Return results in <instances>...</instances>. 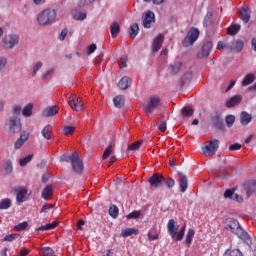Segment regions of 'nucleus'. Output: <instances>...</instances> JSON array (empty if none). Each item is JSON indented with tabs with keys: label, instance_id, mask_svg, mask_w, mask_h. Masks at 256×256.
I'll use <instances>...</instances> for the list:
<instances>
[{
	"label": "nucleus",
	"instance_id": "obj_1",
	"mask_svg": "<svg viewBox=\"0 0 256 256\" xmlns=\"http://www.w3.org/2000/svg\"><path fill=\"white\" fill-rule=\"evenodd\" d=\"M60 161L65 163H71L72 170L76 175H81L83 173V161L79 158V154L77 152H73L70 155H62L60 157Z\"/></svg>",
	"mask_w": 256,
	"mask_h": 256
},
{
	"label": "nucleus",
	"instance_id": "obj_2",
	"mask_svg": "<svg viewBox=\"0 0 256 256\" xmlns=\"http://www.w3.org/2000/svg\"><path fill=\"white\" fill-rule=\"evenodd\" d=\"M225 229H227V231H231V233H233L234 235H237V237H239V239H242V241H247V239H249V234L245 230H243L241 224H239V221L233 218H229L226 220Z\"/></svg>",
	"mask_w": 256,
	"mask_h": 256
},
{
	"label": "nucleus",
	"instance_id": "obj_3",
	"mask_svg": "<svg viewBox=\"0 0 256 256\" xmlns=\"http://www.w3.org/2000/svg\"><path fill=\"white\" fill-rule=\"evenodd\" d=\"M186 229L187 226L184 225L179 231V226L177 225V221H175V219H170L167 223L168 235H170L171 239H174V241H183ZM177 231L179 232L177 233Z\"/></svg>",
	"mask_w": 256,
	"mask_h": 256
},
{
	"label": "nucleus",
	"instance_id": "obj_4",
	"mask_svg": "<svg viewBox=\"0 0 256 256\" xmlns=\"http://www.w3.org/2000/svg\"><path fill=\"white\" fill-rule=\"evenodd\" d=\"M56 17L57 12L54 9L47 8L38 14L37 23L42 26L51 25Z\"/></svg>",
	"mask_w": 256,
	"mask_h": 256
},
{
	"label": "nucleus",
	"instance_id": "obj_5",
	"mask_svg": "<svg viewBox=\"0 0 256 256\" xmlns=\"http://www.w3.org/2000/svg\"><path fill=\"white\" fill-rule=\"evenodd\" d=\"M13 117L10 118L9 125L10 131L12 133H21V119H19V115H21V106H15L13 108Z\"/></svg>",
	"mask_w": 256,
	"mask_h": 256
},
{
	"label": "nucleus",
	"instance_id": "obj_6",
	"mask_svg": "<svg viewBox=\"0 0 256 256\" xmlns=\"http://www.w3.org/2000/svg\"><path fill=\"white\" fill-rule=\"evenodd\" d=\"M219 149V139H213L208 142L203 148L204 157H211L217 153Z\"/></svg>",
	"mask_w": 256,
	"mask_h": 256
},
{
	"label": "nucleus",
	"instance_id": "obj_7",
	"mask_svg": "<svg viewBox=\"0 0 256 256\" xmlns=\"http://www.w3.org/2000/svg\"><path fill=\"white\" fill-rule=\"evenodd\" d=\"M199 33V29L191 28L182 41L183 47H191V45H193V43L199 39Z\"/></svg>",
	"mask_w": 256,
	"mask_h": 256
},
{
	"label": "nucleus",
	"instance_id": "obj_8",
	"mask_svg": "<svg viewBox=\"0 0 256 256\" xmlns=\"http://www.w3.org/2000/svg\"><path fill=\"white\" fill-rule=\"evenodd\" d=\"M67 103L70 105L72 111H84L85 110V103H83V99L77 96H70L67 99Z\"/></svg>",
	"mask_w": 256,
	"mask_h": 256
},
{
	"label": "nucleus",
	"instance_id": "obj_9",
	"mask_svg": "<svg viewBox=\"0 0 256 256\" xmlns=\"http://www.w3.org/2000/svg\"><path fill=\"white\" fill-rule=\"evenodd\" d=\"M148 183L154 189H159V187H163V183H165V178L161 173H154L148 178Z\"/></svg>",
	"mask_w": 256,
	"mask_h": 256
},
{
	"label": "nucleus",
	"instance_id": "obj_10",
	"mask_svg": "<svg viewBox=\"0 0 256 256\" xmlns=\"http://www.w3.org/2000/svg\"><path fill=\"white\" fill-rule=\"evenodd\" d=\"M161 104V98L157 96H151L147 105L143 107L144 113H153L155 109Z\"/></svg>",
	"mask_w": 256,
	"mask_h": 256
},
{
	"label": "nucleus",
	"instance_id": "obj_11",
	"mask_svg": "<svg viewBox=\"0 0 256 256\" xmlns=\"http://www.w3.org/2000/svg\"><path fill=\"white\" fill-rule=\"evenodd\" d=\"M155 24V13L153 11L148 10L143 16H142V25L145 29H151L153 25Z\"/></svg>",
	"mask_w": 256,
	"mask_h": 256
},
{
	"label": "nucleus",
	"instance_id": "obj_12",
	"mask_svg": "<svg viewBox=\"0 0 256 256\" xmlns=\"http://www.w3.org/2000/svg\"><path fill=\"white\" fill-rule=\"evenodd\" d=\"M213 49V42L211 41H206L202 45L201 50L197 54L198 59H205L208 55H211V51Z\"/></svg>",
	"mask_w": 256,
	"mask_h": 256
},
{
	"label": "nucleus",
	"instance_id": "obj_13",
	"mask_svg": "<svg viewBox=\"0 0 256 256\" xmlns=\"http://www.w3.org/2000/svg\"><path fill=\"white\" fill-rule=\"evenodd\" d=\"M3 47L4 49H13V47H15V45H17L19 43V36L17 35H8L5 36V38L3 39Z\"/></svg>",
	"mask_w": 256,
	"mask_h": 256
},
{
	"label": "nucleus",
	"instance_id": "obj_14",
	"mask_svg": "<svg viewBox=\"0 0 256 256\" xmlns=\"http://www.w3.org/2000/svg\"><path fill=\"white\" fill-rule=\"evenodd\" d=\"M212 126L218 131H225V124L223 123V118L219 114H215L211 117Z\"/></svg>",
	"mask_w": 256,
	"mask_h": 256
},
{
	"label": "nucleus",
	"instance_id": "obj_15",
	"mask_svg": "<svg viewBox=\"0 0 256 256\" xmlns=\"http://www.w3.org/2000/svg\"><path fill=\"white\" fill-rule=\"evenodd\" d=\"M224 199H232V201H236V203H243V197L235 193V188L227 189L224 192Z\"/></svg>",
	"mask_w": 256,
	"mask_h": 256
},
{
	"label": "nucleus",
	"instance_id": "obj_16",
	"mask_svg": "<svg viewBox=\"0 0 256 256\" xmlns=\"http://www.w3.org/2000/svg\"><path fill=\"white\" fill-rule=\"evenodd\" d=\"M182 67H183V62L174 61L173 63L169 64L167 71L169 75H177V73L181 71Z\"/></svg>",
	"mask_w": 256,
	"mask_h": 256
},
{
	"label": "nucleus",
	"instance_id": "obj_17",
	"mask_svg": "<svg viewBox=\"0 0 256 256\" xmlns=\"http://www.w3.org/2000/svg\"><path fill=\"white\" fill-rule=\"evenodd\" d=\"M241 101H243V97L241 95H235L225 102V107H227V109L237 107V105L241 104Z\"/></svg>",
	"mask_w": 256,
	"mask_h": 256
},
{
	"label": "nucleus",
	"instance_id": "obj_18",
	"mask_svg": "<svg viewBox=\"0 0 256 256\" xmlns=\"http://www.w3.org/2000/svg\"><path fill=\"white\" fill-rule=\"evenodd\" d=\"M240 19L244 23H249V19H251V8L249 6H243L240 9Z\"/></svg>",
	"mask_w": 256,
	"mask_h": 256
},
{
	"label": "nucleus",
	"instance_id": "obj_19",
	"mask_svg": "<svg viewBox=\"0 0 256 256\" xmlns=\"http://www.w3.org/2000/svg\"><path fill=\"white\" fill-rule=\"evenodd\" d=\"M163 39H165L163 34H159L156 38H154L152 44L153 53H157V51L163 47Z\"/></svg>",
	"mask_w": 256,
	"mask_h": 256
},
{
	"label": "nucleus",
	"instance_id": "obj_20",
	"mask_svg": "<svg viewBox=\"0 0 256 256\" xmlns=\"http://www.w3.org/2000/svg\"><path fill=\"white\" fill-rule=\"evenodd\" d=\"M57 113H59V106L54 105L45 108L42 112V117H54V115H57Z\"/></svg>",
	"mask_w": 256,
	"mask_h": 256
},
{
	"label": "nucleus",
	"instance_id": "obj_21",
	"mask_svg": "<svg viewBox=\"0 0 256 256\" xmlns=\"http://www.w3.org/2000/svg\"><path fill=\"white\" fill-rule=\"evenodd\" d=\"M178 176L180 181L179 183L180 191L181 193H185V191H187V187H189L187 176H185V174H183L182 172H178Z\"/></svg>",
	"mask_w": 256,
	"mask_h": 256
},
{
	"label": "nucleus",
	"instance_id": "obj_22",
	"mask_svg": "<svg viewBox=\"0 0 256 256\" xmlns=\"http://www.w3.org/2000/svg\"><path fill=\"white\" fill-rule=\"evenodd\" d=\"M41 197L45 201H49V199L53 197V186L52 185L46 186L42 191Z\"/></svg>",
	"mask_w": 256,
	"mask_h": 256
},
{
	"label": "nucleus",
	"instance_id": "obj_23",
	"mask_svg": "<svg viewBox=\"0 0 256 256\" xmlns=\"http://www.w3.org/2000/svg\"><path fill=\"white\" fill-rule=\"evenodd\" d=\"M251 121H253V117L251 116V114H249L245 111L241 112V114H240L241 125L246 127V125H248Z\"/></svg>",
	"mask_w": 256,
	"mask_h": 256
},
{
	"label": "nucleus",
	"instance_id": "obj_24",
	"mask_svg": "<svg viewBox=\"0 0 256 256\" xmlns=\"http://www.w3.org/2000/svg\"><path fill=\"white\" fill-rule=\"evenodd\" d=\"M16 201L18 203H24L25 201V195H27V190L25 187H20L16 190Z\"/></svg>",
	"mask_w": 256,
	"mask_h": 256
},
{
	"label": "nucleus",
	"instance_id": "obj_25",
	"mask_svg": "<svg viewBox=\"0 0 256 256\" xmlns=\"http://www.w3.org/2000/svg\"><path fill=\"white\" fill-rule=\"evenodd\" d=\"M110 32H111V37L113 39L117 38L119 33H121V26L117 22H113L110 25Z\"/></svg>",
	"mask_w": 256,
	"mask_h": 256
},
{
	"label": "nucleus",
	"instance_id": "obj_26",
	"mask_svg": "<svg viewBox=\"0 0 256 256\" xmlns=\"http://www.w3.org/2000/svg\"><path fill=\"white\" fill-rule=\"evenodd\" d=\"M130 85H131V80L127 76L122 77L121 80L118 82L119 89H122L123 91H125L126 89H129Z\"/></svg>",
	"mask_w": 256,
	"mask_h": 256
},
{
	"label": "nucleus",
	"instance_id": "obj_27",
	"mask_svg": "<svg viewBox=\"0 0 256 256\" xmlns=\"http://www.w3.org/2000/svg\"><path fill=\"white\" fill-rule=\"evenodd\" d=\"M114 106L117 107V109H121L122 107H125V96L118 95L113 98Z\"/></svg>",
	"mask_w": 256,
	"mask_h": 256
},
{
	"label": "nucleus",
	"instance_id": "obj_28",
	"mask_svg": "<svg viewBox=\"0 0 256 256\" xmlns=\"http://www.w3.org/2000/svg\"><path fill=\"white\" fill-rule=\"evenodd\" d=\"M41 135H42V137H44V139L49 141L51 139V137L53 136V130L51 129V125H46L42 129Z\"/></svg>",
	"mask_w": 256,
	"mask_h": 256
},
{
	"label": "nucleus",
	"instance_id": "obj_29",
	"mask_svg": "<svg viewBox=\"0 0 256 256\" xmlns=\"http://www.w3.org/2000/svg\"><path fill=\"white\" fill-rule=\"evenodd\" d=\"M29 139V135L22 134L20 138H18L14 144L15 149H21L23 145H25V142Z\"/></svg>",
	"mask_w": 256,
	"mask_h": 256
},
{
	"label": "nucleus",
	"instance_id": "obj_30",
	"mask_svg": "<svg viewBox=\"0 0 256 256\" xmlns=\"http://www.w3.org/2000/svg\"><path fill=\"white\" fill-rule=\"evenodd\" d=\"M131 235H139V230L136 228H125L121 231L122 237H131Z\"/></svg>",
	"mask_w": 256,
	"mask_h": 256
},
{
	"label": "nucleus",
	"instance_id": "obj_31",
	"mask_svg": "<svg viewBox=\"0 0 256 256\" xmlns=\"http://www.w3.org/2000/svg\"><path fill=\"white\" fill-rule=\"evenodd\" d=\"M57 225H59V222H52L36 228L35 231H51L52 229H55Z\"/></svg>",
	"mask_w": 256,
	"mask_h": 256
},
{
	"label": "nucleus",
	"instance_id": "obj_32",
	"mask_svg": "<svg viewBox=\"0 0 256 256\" xmlns=\"http://www.w3.org/2000/svg\"><path fill=\"white\" fill-rule=\"evenodd\" d=\"M244 45L245 44H243V41L234 40V41H232L231 49H233V51H237L239 53L240 51H243Z\"/></svg>",
	"mask_w": 256,
	"mask_h": 256
},
{
	"label": "nucleus",
	"instance_id": "obj_33",
	"mask_svg": "<svg viewBox=\"0 0 256 256\" xmlns=\"http://www.w3.org/2000/svg\"><path fill=\"white\" fill-rule=\"evenodd\" d=\"M141 145H143V140L136 141L127 147V151L135 153V151H139V149H141Z\"/></svg>",
	"mask_w": 256,
	"mask_h": 256
},
{
	"label": "nucleus",
	"instance_id": "obj_34",
	"mask_svg": "<svg viewBox=\"0 0 256 256\" xmlns=\"http://www.w3.org/2000/svg\"><path fill=\"white\" fill-rule=\"evenodd\" d=\"M108 213L112 219H117V217H119V207H117V205H111Z\"/></svg>",
	"mask_w": 256,
	"mask_h": 256
},
{
	"label": "nucleus",
	"instance_id": "obj_35",
	"mask_svg": "<svg viewBox=\"0 0 256 256\" xmlns=\"http://www.w3.org/2000/svg\"><path fill=\"white\" fill-rule=\"evenodd\" d=\"M241 31V25L239 24H233L227 29L228 35H237Z\"/></svg>",
	"mask_w": 256,
	"mask_h": 256
},
{
	"label": "nucleus",
	"instance_id": "obj_36",
	"mask_svg": "<svg viewBox=\"0 0 256 256\" xmlns=\"http://www.w3.org/2000/svg\"><path fill=\"white\" fill-rule=\"evenodd\" d=\"M22 115L24 117H31V115H33V103H29L23 108Z\"/></svg>",
	"mask_w": 256,
	"mask_h": 256
},
{
	"label": "nucleus",
	"instance_id": "obj_37",
	"mask_svg": "<svg viewBox=\"0 0 256 256\" xmlns=\"http://www.w3.org/2000/svg\"><path fill=\"white\" fill-rule=\"evenodd\" d=\"M211 23H213V13L211 11H208L206 16L204 17L203 25L204 27L211 26Z\"/></svg>",
	"mask_w": 256,
	"mask_h": 256
},
{
	"label": "nucleus",
	"instance_id": "obj_38",
	"mask_svg": "<svg viewBox=\"0 0 256 256\" xmlns=\"http://www.w3.org/2000/svg\"><path fill=\"white\" fill-rule=\"evenodd\" d=\"M255 81V75L254 74H248L245 76V78L242 81V87H247V85H251Z\"/></svg>",
	"mask_w": 256,
	"mask_h": 256
},
{
	"label": "nucleus",
	"instance_id": "obj_39",
	"mask_svg": "<svg viewBox=\"0 0 256 256\" xmlns=\"http://www.w3.org/2000/svg\"><path fill=\"white\" fill-rule=\"evenodd\" d=\"M193 237H195V230H193V228H189L186 234L185 243L187 245H191V243L193 242Z\"/></svg>",
	"mask_w": 256,
	"mask_h": 256
},
{
	"label": "nucleus",
	"instance_id": "obj_40",
	"mask_svg": "<svg viewBox=\"0 0 256 256\" xmlns=\"http://www.w3.org/2000/svg\"><path fill=\"white\" fill-rule=\"evenodd\" d=\"M139 33V24L134 23L131 27H130V37L132 39H135L137 37V34Z\"/></svg>",
	"mask_w": 256,
	"mask_h": 256
},
{
	"label": "nucleus",
	"instance_id": "obj_41",
	"mask_svg": "<svg viewBox=\"0 0 256 256\" xmlns=\"http://www.w3.org/2000/svg\"><path fill=\"white\" fill-rule=\"evenodd\" d=\"M40 255L42 256H52L55 255V250L51 247H45L40 250Z\"/></svg>",
	"mask_w": 256,
	"mask_h": 256
},
{
	"label": "nucleus",
	"instance_id": "obj_42",
	"mask_svg": "<svg viewBox=\"0 0 256 256\" xmlns=\"http://www.w3.org/2000/svg\"><path fill=\"white\" fill-rule=\"evenodd\" d=\"M32 160H33V154H29L28 156L21 158L19 160V165L20 167H25V165H27L28 163H31Z\"/></svg>",
	"mask_w": 256,
	"mask_h": 256
},
{
	"label": "nucleus",
	"instance_id": "obj_43",
	"mask_svg": "<svg viewBox=\"0 0 256 256\" xmlns=\"http://www.w3.org/2000/svg\"><path fill=\"white\" fill-rule=\"evenodd\" d=\"M11 207V199L4 198L0 201V210L9 209Z\"/></svg>",
	"mask_w": 256,
	"mask_h": 256
},
{
	"label": "nucleus",
	"instance_id": "obj_44",
	"mask_svg": "<svg viewBox=\"0 0 256 256\" xmlns=\"http://www.w3.org/2000/svg\"><path fill=\"white\" fill-rule=\"evenodd\" d=\"M181 111H182L183 117H191V115H193L194 113L193 108L189 106L183 107Z\"/></svg>",
	"mask_w": 256,
	"mask_h": 256
},
{
	"label": "nucleus",
	"instance_id": "obj_45",
	"mask_svg": "<svg viewBox=\"0 0 256 256\" xmlns=\"http://www.w3.org/2000/svg\"><path fill=\"white\" fill-rule=\"evenodd\" d=\"M4 171L5 173H7L8 175L13 173V163L11 162V160H7L4 164Z\"/></svg>",
	"mask_w": 256,
	"mask_h": 256
},
{
	"label": "nucleus",
	"instance_id": "obj_46",
	"mask_svg": "<svg viewBox=\"0 0 256 256\" xmlns=\"http://www.w3.org/2000/svg\"><path fill=\"white\" fill-rule=\"evenodd\" d=\"M254 193H256V182L254 183H251L249 186H248V189L246 191V195L247 197H251V195H253Z\"/></svg>",
	"mask_w": 256,
	"mask_h": 256
},
{
	"label": "nucleus",
	"instance_id": "obj_47",
	"mask_svg": "<svg viewBox=\"0 0 256 256\" xmlns=\"http://www.w3.org/2000/svg\"><path fill=\"white\" fill-rule=\"evenodd\" d=\"M29 227V222L24 221L19 223L18 225L14 226V231H25V229Z\"/></svg>",
	"mask_w": 256,
	"mask_h": 256
},
{
	"label": "nucleus",
	"instance_id": "obj_48",
	"mask_svg": "<svg viewBox=\"0 0 256 256\" xmlns=\"http://www.w3.org/2000/svg\"><path fill=\"white\" fill-rule=\"evenodd\" d=\"M127 61H129V57L127 55H122L119 60L120 69H124L127 67Z\"/></svg>",
	"mask_w": 256,
	"mask_h": 256
},
{
	"label": "nucleus",
	"instance_id": "obj_49",
	"mask_svg": "<svg viewBox=\"0 0 256 256\" xmlns=\"http://www.w3.org/2000/svg\"><path fill=\"white\" fill-rule=\"evenodd\" d=\"M164 184L167 189H173V187H175V180L172 177H167L165 178Z\"/></svg>",
	"mask_w": 256,
	"mask_h": 256
},
{
	"label": "nucleus",
	"instance_id": "obj_50",
	"mask_svg": "<svg viewBox=\"0 0 256 256\" xmlns=\"http://www.w3.org/2000/svg\"><path fill=\"white\" fill-rule=\"evenodd\" d=\"M73 133H75V127L65 126L63 128V134L66 135V137H69L70 135H73Z\"/></svg>",
	"mask_w": 256,
	"mask_h": 256
},
{
	"label": "nucleus",
	"instance_id": "obj_51",
	"mask_svg": "<svg viewBox=\"0 0 256 256\" xmlns=\"http://www.w3.org/2000/svg\"><path fill=\"white\" fill-rule=\"evenodd\" d=\"M73 18L76 21H83V20L87 19V13H85V12H78V13L74 14Z\"/></svg>",
	"mask_w": 256,
	"mask_h": 256
},
{
	"label": "nucleus",
	"instance_id": "obj_52",
	"mask_svg": "<svg viewBox=\"0 0 256 256\" xmlns=\"http://www.w3.org/2000/svg\"><path fill=\"white\" fill-rule=\"evenodd\" d=\"M126 217L127 219H139V217H141V211L134 210L131 213H129Z\"/></svg>",
	"mask_w": 256,
	"mask_h": 256
},
{
	"label": "nucleus",
	"instance_id": "obj_53",
	"mask_svg": "<svg viewBox=\"0 0 256 256\" xmlns=\"http://www.w3.org/2000/svg\"><path fill=\"white\" fill-rule=\"evenodd\" d=\"M111 153H113V145H109L105 149V151H104V153L102 155V159L105 161V159H107V157H109V155H111Z\"/></svg>",
	"mask_w": 256,
	"mask_h": 256
},
{
	"label": "nucleus",
	"instance_id": "obj_54",
	"mask_svg": "<svg viewBox=\"0 0 256 256\" xmlns=\"http://www.w3.org/2000/svg\"><path fill=\"white\" fill-rule=\"evenodd\" d=\"M235 123V116L234 115H228L226 116V125L227 127L231 128V126Z\"/></svg>",
	"mask_w": 256,
	"mask_h": 256
},
{
	"label": "nucleus",
	"instance_id": "obj_55",
	"mask_svg": "<svg viewBox=\"0 0 256 256\" xmlns=\"http://www.w3.org/2000/svg\"><path fill=\"white\" fill-rule=\"evenodd\" d=\"M17 237H19L18 234H8L4 237L3 241H8L9 243H11V241H15Z\"/></svg>",
	"mask_w": 256,
	"mask_h": 256
},
{
	"label": "nucleus",
	"instance_id": "obj_56",
	"mask_svg": "<svg viewBox=\"0 0 256 256\" xmlns=\"http://www.w3.org/2000/svg\"><path fill=\"white\" fill-rule=\"evenodd\" d=\"M228 256H243V252L239 249L230 250Z\"/></svg>",
	"mask_w": 256,
	"mask_h": 256
},
{
	"label": "nucleus",
	"instance_id": "obj_57",
	"mask_svg": "<svg viewBox=\"0 0 256 256\" xmlns=\"http://www.w3.org/2000/svg\"><path fill=\"white\" fill-rule=\"evenodd\" d=\"M158 129H159V131H161L162 133H165V132L167 131V122L161 121V122L158 124Z\"/></svg>",
	"mask_w": 256,
	"mask_h": 256
},
{
	"label": "nucleus",
	"instance_id": "obj_58",
	"mask_svg": "<svg viewBox=\"0 0 256 256\" xmlns=\"http://www.w3.org/2000/svg\"><path fill=\"white\" fill-rule=\"evenodd\" d=\"M241 149V143H234L229 146V151H239Z\"/></svg>",
	"mask_w": 256,
	"mask_h": 256
},
{
	"label": "nucleus",
	"instance_id": "obj_59",
	"mask_svg": "<svg viewBox=\"0 0 256 256\" xmlns=\"http://www.w3.org/2000/svg\"><path fill=\"white\" fill-rule=\"evenodd\" d=\"M49 209H53V204H44L40 210V213H47Z\"/></svg>",
	"mask_w": 256,
	"mask_h": 256
},
{
	"label": "nucleus",
	"instance_id": "obj_60",
	"mask_svg": "<svg viewBox=\"0 0 256 256\" xmlns=\"http://www.w3.org/2000/svg\"><path fill=\"white\" fill-rule=\"evenodd\" d=\"M7 67V59L5 57H0V72Z\"/></svg>",
	"mask_w": 256,
	"mask_h": 256
},
{
	"label": "nucleus",
	"instance_id": "obj_61",
	"mask_svg": "<svg viewBox=\"0 0 256 256\" xmlns=\"http://www.w3.org/2000/svg\"><path fill=\"white\" fill-rule=\"evenodd\" d=\"M67 33H69V30L67 28H64L59 36L60 41H65V38L67 37Z\"/></svg>",
	"mask_w": 256,
	"mask_h": 256
},
{
	"label": "nucleus",
	"instance_id": "obj_62",
	"mask_svg": "<svg viewBox=\"0 0 256 256\" xmlns=\"http://www.w3.org/2000/svg\"><path fill=\"white\" fill-rule=\"evenodd\" d=\"M91 3H95V0H80V7H85V5H91Z\"/></svg>",
	"mask_w": 256,
	"mask_h": 256
},
{
	"label": "nucleus",
	"instance_id": "obj_63",
	"mask_svg": "<svg viewBox=\"0 0 256 256\" xmlns=\"http://www.w3.org/2000/svg\"><path fill=\"white\" fill-rule=\"evenodd\" d=\"M42 67H43L42 62L36 63V65H34V68H33V75H37V71H39V69H41Z\"/></svg>",
	"mask_w": 256,
	"mask_h": 256
},
{
	"label": "nucleus",
	"instance_id": "obj_64",
	"mask_svg": "<svg viewBox=\"0 0 256 256\" xmlns=\"http://www.w3.org/2000/svg\"><path fill=\"white\" fill-rule=\"evenodd\" d=\"M28 253H31V250L26 249V248H21L19 255H20V256H27Z\"/></svg>",
	"mask_w": 256,
	"mask_h": 256
}]
</instances>
